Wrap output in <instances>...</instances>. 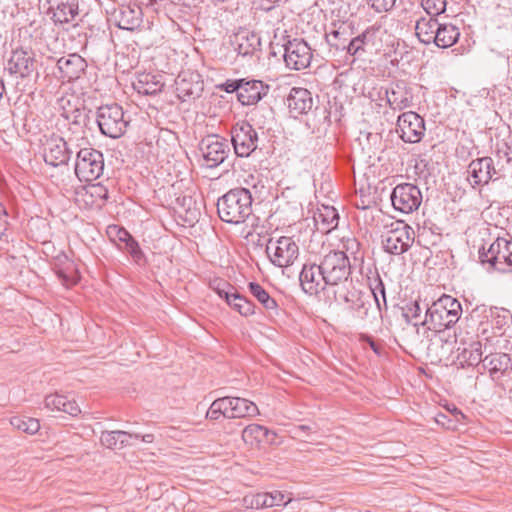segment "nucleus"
I'll return each instance as SVG.
<instances>
[{
    "label": "nucleus",
    "instance_id": "f257e3e1",
    "mask_svg": "<svg viewBox=\"0 0 512 512\" xmlns=\"http://www.w3.org/2000/svg\"><path fill=\"white\" fill-rule=\"evenodd\" d=\"M251 192L242 187L230 189L217 201L219 218L230 224H240L252 214Z\"/></svg>",
    "mask_w": 512,
    "mask_h": 512
},
{
    "label": "nucleus",
    "instance_id": "f03ea898",
    "mask_svg": "<svg viewBox=\"0 0 512 512\" xmlns=\"http://www.w3.org/2000/svg\"><path fill=\"white\" fill-rule=\"evenodd\" d=\"M461 314V303L450 295H443L427 308L421 325L438 333L444 332L460 320Z\"/></svg>",
    "mask_w": 512,
    "mask_h": 512
},
{
    "label": "nucleus",
    "instance_id": "7ed1b4c3",
    "mask_svg": "<svg viewBox=\"0 0 512 512\" xmlns=\"http://www.w3.org/2000/svg\"><path fill=\"white\" fill-rule=\"evenodd\" d=\"M59 106L62 110L61 116L68 123L70 136L68 141H78L85 139V128L89 121L88 110L84 103L74 94H66L59 99Z\"/></svg>",
    "mask_w": 512,
    "mask_h": 512
},
{
    "label": "nucleus",
    "instance_id": "20e7f679",
    "mask_svg": "<svg viewBox=\"0 0 512 512\" xmlns=\"http://www.w3.org/2000/svg\"><path fill=\"white\" fill-rule=\"evenodd\" d=\"M96 121L101 133L113 139L121 137L130 123L123 108L117 103L100 106Z\"/></svg>",
    "mask_w": 512,
    "mask_h": 512
},
{
    "label": "nucleus",
    "instance_id": "39448f33",
    "mask_svg": "<svg viewBox=\"0 0 512 512\" xmlns=\"http://www.w3.org/2000/svg\"><path fill=\"white\" fill-rule=\"evenodd\" d=\"M479 259L495 271L512 272V239L498 237L488 249H479Z\"/></svg>",
    "mask_w": 512,
    "mask_h": 512
},
{
    "label": "nucleus",
    "instance_id": "423d86ee",
    "mask_svg": "<svg viewBox=\"0 0 512 512\" xmlns=\"http://www.w3.org/2000/svg\"><path fill=\"white\" fill-rule=\"evenodd\" d=\"M379 33V28L370 26L362 33L353 37L352 39H343V41H333L331 38H337L342 33L340 30H333L326 34L325 38L327 43L337 50H345L347 54L353 56L355 59L363 57L367 49L374 45L375 38Z\"/></svg>",
    "mask_w": 512,
    "mask_h": 512
},
{
    "label": "nucleus",
    "instance_id": "0eeeda50",
    "mask_svg": "<svg viewBox=\"0 0 512 512\" xmlns=\"http://www.w3.org/2000/svg\"><path fill=\"white\" fill-rule=\"evenodd\" d=\"M265 252L270 262L279 268L293 265L300 254L298 243L289 236L269 238Z\"/></svg>",
    "mask_w": 512,
    "mask_h": 512
},
{
    "label": "nucleus",
    "instance_id": "6e6552de",
    "mask_svg": "<svg viewBox=\"0 0 512 512\" xmlns=\"http://www.w3.org/2000/svg\"><path fill=\"white\" fill-rule=\"evenodd\" d=\"M329 286H337L348 281L351 264L346 252L330 251L320 261Z\"/></svg>",
    "mask_w": 512,
    "mask_h": 512
},
{
    "label": "nucleus",
    "instance_id": "1a4fd4ad",
    "mask_svg": "<svg viewBox=\"0 0 512 512\" xmlns=\"http://www.w3.org/2000/svg\"><path fill=\"white\" fill-rule=\"evenodd\" d=\"M104 170L103 154L93 148H83L77 153L75 174L80 181L91 182L98 179Z\"/></svg>",
    "mask_w": 512,
    "mask_h": 512
},
{
    "label": "nucleus",
    "instance_id": "9d476101",
    "mask_svg": "<svg viewBox=\"0 0 512 512\" xmlns=\"http://www.w3.org/2000/svg\"><path fill=\"white\" fill-rule=\"evenodd\" d=\"M414 230L403 221L391 225L383 238V248L387 253L401 255L408 251L414 242Z\"/></svg>",
    "mask_w": 512,
    "mask_h": 512
},
{
    "label": "nucleus",
    "instance_id": "9b49d317",
    "mask_svg": "<svg viewBox=\"0 0 512 512\" xmlns=\"http://www.w3.org/2000/svg\"><path fill=\"white\" fill-rule=\"evenodd\" d=\"M391 202L395 210L404 214H410L421 205L422 193L414 184H398L391 193Z\"/></svg>",
    "mask_w": 512,
    "mask_h": 512
},
{
    "label": "nucleus",
    "instance_id": "f8f14e48",
    "mask_svg": "<svg viewBox=\"0 0 512 512\" xmlns=\"http://www.w3.org/2000/svg\"><path fill=\"white\" fill-rule=\"evenodd\" d=\"M467 174L473 188L487 185L490 181L494 182L500 178L494 160L488 156L472 160L468 165Z\"/></svg>",
    "mask_w": 512,
    "mask_h": 512
},
{
    "label": "nucleus",
    "instance_id": "ddd939ff",
    "mask_svg": "<svg viewBox=\"0 0 512 512\" xmlns=\"http://www.w3.org/2000/svg\"><path fill=\"white\" fill-rule=\"evenodd\" d=\"M284 61L293 70L306 69L312 59V50L308 43L299 38L288 40L284 45Z\"/></svg>",
    "mask_w": 512,
    "mask_h": 512
},
{
    "label": "nucleus",
    "instance_id": "4468645a",
    "mask_svg": "<svg viewBox=\"0 0 512 512\" xmlns=\"http://www.w3.org/2000/svg\"><path fill=\"white\" fill-rule=\"evenodd\" d=\"M396 131L404 142L418 143L425 133L424 119L416 112H404L397 119Z\"/></svg>",
    "mask_w": 512,
    "mask_h": 512
},
{
    "label": "nucleus",
    "instance_id": "2eb2a0df",
    "mask_svg": "<svg viewBox=\"0 0 512 512\" xmlns=\"http://www.w3.org/2000/svg\"><path fill=\"white\" fill-rule=\"evenodd\" d=\"M214 291L224 298L227 304L244 317L255 314V305L245 296L239 294L237 290L225 281H215L212 284Z\"/></svg>",
    "mask_w": 512,
    "mask_h": 512
},
{
    "label": "nucleus",
    "instance_id": "dca6fc26",
    "mask_svg": "<svg viewBox=\"0 0 512 512\" xmlns=\"http://www.w3.org/2000/svg\"><path fill=\"white\" fill-rule=\"evenodd\" d=\"M199 149L207 167H216L224 162L230 151L227 141L218 135H209L200 142Z\"/></svg>",
    "mask_w": 512,
    "mask_h": 512
},
{
    "label": "nucleus",
    "instance_id": "f3484780",
    "mask_svg": "<svg viewBox=\"0 0 512 512\" xmlns=\"http://www.w3.org/2000/svg\"><path fill=\"white\" fill-rule=\"evenodd\" d=\"M299 282L302 290L311 296L320 294L329 286L320 263H305L299 274Z\"/></svg>",
    "mask_w": 512,
    "mask_h": 512
},
{
    "label": "nucleus",
    "instance_id": "a211bd4d",
    "mask_svg": "<svg viewBox=\"0 0 512 512\" xmlns=\"http://www.w3.org/2000/svg\"><path fill=\"white\" fill-rule=\"evenodd\" d=\"M258 136L248 122L238 123L232 130V144L239 157H248L257 148Z\"/></svg>",
    "mask_w": 512,
    "mask_h": 512
},
{
    "label": "nucleus",
    "instance_id": "6ab92c4d",
    "mask_svg": "<svg viewBox=\"0 0 512 512\" xmlns=\"http://www.w3.org/2000/svg\"><path fill=\"white\" fill-rule=\"evenodd\" d=\"M5 71L16 78H29L35 71V59L31 51L13 50L7 60Z\"/></svg>",
    "mask_w": 512,
    "mask_h": 512
},
{
    "label": "nucleus",
    "instance_id": "aec40b11",
    "mask_svg": "<svg viewBox=\"0 0 512 512\" xmlns=\"http://www.w3.org/2000/svg\"><path fill=\"white\" fill-rule=\"evenodd\" d=\"M176 92L179 99L189 101L199 98L204 89L200 74L195 72H182L176 81Z\"/></svg>",
    "mask_w": 512,
    "mask_h": 512
},
{
    "label": "nucleus",
    "instance_id": "412c9836",
    "mask_svg": "<svg viewBox=\"0 0 512 512\" xmlns=\"http://www.w3.org/2000/svg\"><path fill=\"white\" fill-rule=\"evenodd\" d=\"M70 155L71 151L68 148V142L62 137H51L44 145V160L53 167L66 164L70 159Z\"/></svg>",
    "mask_w": 512,
    "mask_h": 512
},
{
    "label": "nucleus",
    "instance_id": "4be33fe9",
    "mask_svg": "<svg viewBox=\"0 0 512 512\" xmlns=\"http://www.w3.org/2000/svg\"><path fill=\"white\" fill-rule=\"evenodd\" d=\"M483 367L488 370L491 379L499 383L503 376L512 371V359L506 353H491L484 357Z\"/></svg>",
    "mask_w": 512,
    "mask_h": 512
},
{
    "label": "nucleus",
    "instance_id": "5701e85b",
    "mask_svg": "<svg viewBox=\"0 0 512 512\" xmlns=\"http://www.w3.org/2000/svg\"><path fill=\"white\" fill-rule=\"evenodd\" d=\"M113 17L120 29L133 31L140 27L143 21L142 8L134 4L122 5L114 11Z\"/></svg>",
    "mask_w": 512,
    "mask_h": 512
},
{
    "label": "nucleus",
    "instance_id": "b1692460",
    "mask_svg": "<svg viewBox=\"0 0 512 512\" xmlns=\"http://www.w3.org/2000/svg\"><path fill=\"white\" fill-rule=\"evenodd\" d=\"M269 91V85L261 80L242 79L238 100L242 105H254L258 103Z\"/></svg>",
    "mask_w": 512,
    "mask_h": 512
},
{
    "label": "nucleus",
    "instance_id": "393cba45",
    "mask_svg": "<svg viewBox=\"0 0 512 512\" xmlns=\"http://www.w3.org/2000/svg\"><path fill=\"white\" fill-rule=\"evenodd\" d=\"M57 67L60 70L61 78L70 82L80 78L87 67V63L84 58L74 53L61 57L57 61Z\"/></svg>",
    "mask_w": 512,
    "mask_h": 512
},
{
    "label": "nucleus",
    "instance_id": "a878e982",
    "mask_svg": "<svg viewBox=\"0 0 512 512\" xmlns=\"http://www.w3.org/2000/svg\"><path fill=\"white\" fill-rule=\"evenodd\" d=\"M55 23H69L78 15V0H48Z\"/></svg>",
    "mask_w": 512,
    "mask_h": 512
},
{
    "label": "nucleus",
    "instance_id": "bb28decb",
    "mask_svg": "<svg viewBox=\"0 0 512 512\" xmlns=\"http://www.w3.org/2000/svg\"><path fill=\"white\" fill-rule=\"evenodd\" d=\"M384 96L393 110H403L412 105L411 90L402 81L395 83L390 89H385Z\"/></svg>",
    "mask_w": 512,
    "mask_h": 512
},
{
    "label": "nucleus",
    "instance_id": "cd10ccee",
    "mask_svg": "<svg viewBox=\"0 0 512 512\" xmlns=\"http://www.w3.org/2000/svg\"><path fill=\"white\" fill-rule=\"evenodd\" d=\"M233 45L239 55H252L260 50L261 38L254 31L241 29L234 35Z\"/></svg>",
    "mask_w": 512,
    "mask_h": 512
},
{
    "label": "nucleus",
    "instance_id": "c85d7f7f",
    "mask_svg": "<svg viewBox=\"0 0 512 512\" xmlns=\"http://www.w3.org/2000/svg\"><path fill=\"white\" fill-rule=\"evenodd\" d=\"M164 87L163 77L154 73H139L133 82V88L142 95H156Z\"/></svg>",
    "mask_w": 512,
    "mask_h": 512
},
{
    "label": "nucleus",
    "instance_id": "c756f323",
    "mask_svg": "<svg viewBox=\"0 0 512 512\" xmlns=\"http://www.w3.org/2000/svg\"><path fill=\"white\" fill-rule=\"evenodd\" d=\"M288 108L295 115L306 114L313 106L311 93L305 88L294 87L287 98Z\"/></svg>",
    "mask_w": 512,
    "mask_h": 512
},
{
    "label": "nucleus",
    "instance_id": "7c9ffc66",
    "mask_svg": "<svg viewBox=\"0 0 512 512\" xmlns=\"http://www.w3.org/2000/svg\"><path fill=\"white\" fill-rule=\"evenodd\" d=\"M276 434L260 424H249L242 431L243 441L250 446H259L262 443H272Z\"/></svg>",
    "mask_w": 512,
    "mask_h": 512
},
{
    "label": "nucleus",
    "instance_id": "2f4dec72",
    "mask_svg": "<svg viewBox=\"0 0 512 512\" xmlns=\"http://www.w3.org/2000/svg\"><path fill=\"white\" fill-rule=\"evenodd\" d=\"M44 406L49 411H61L73 417L81 412L80 407L74 400L58 393L47 395L44 399Z\"/></svg>",
    "mask_w": 512,
    "mask_h": 512
},
{
    "label": "nucleus",
    "instance_id": "473e14b6",
    "mask_svg": "<svg viewBox=\"0 0 512 512\" xmlns=\"http://www.w3.org/2000/svg\"><path fill=\"white\" fill-rule=\"evenodd\" d=\"M314 221L321 233H328L338 226L339 214L334 207L322 205L314 214Z\"/></svg>",
    "mask_w": 512,
    "mask_h": 512
},
{
    "label": "nucleus",
    "instance_id": "72a5a7b5",
    "mask_svg": "<svg viewBox=\"0 0 512 512\" xmlns=\"http://www.w3.org/2000/svg\"><path fill=\"white\" fill-rule=\"evenodd\" d=\"M437 29L439 22L436 18L421 17L416 21L415 34L421 43L429 45L434 43Z\"/></svg>",
    "mask_w": 512,
    "mask_h": 512
},
{
    "label": "nucleus",
    "instance_id": "f704fd0d",
    "mask_svg": "<svg viewBox=\"0 0 512 512\" xmlns=\"http://www.w3.org/2000/svg\"><path fill=\"white\" fill-rule=\"evenodd\" d=\"M290 499L286 500L284 494L280 491L260 492L251 497L250 505L255 509L271 508L284 506Z\"/></svg>",
    "mask_w": 512,
    "mask_h": 512
},
{
    "label": "nucleus",
    "instance_id": "c9c22d12",
    "mask_svg": "<svg viewBox=\"0 0 512 512\" xmlns=\"http://www.w3.org/2000/svg\"><path fill=\"white\" fill-rule=\"evenodd\" d=\"M249 293L263 306L270 316H277L279 308L276 300L256 282H250L247 286Z\"/></svg>",
    "mask_w": 512,
    "mask_h": 512
},
{
    "label": "nucleus",
    "instance_id": "e433bc0d",
    "mask_svg": "<svg viewBox=\"0 0 512 512\" xmlns=\"http://www.w3.org/2000/svg\"><path fill=\"white\" fill-rule=\"evenodd\" d=\"M459 37L458 27L450 23H439L434 44L439 48H449L458 41Z\"/></svg>",
    "mask_w": 512,
    "mask_h": 512
},
{
    "label": "nucleus",
    "instance_id": "4c0bfd02",
    "mask_svg": "<svg viewBox=\"0 0 512 512\" xmlns=\"http://www.w3.org/2000/svg\"><path fill=\"white\" fill-rule=\"evenodd\" d=\"M479 311L480 307H476L472 311L470 318L466 317L465 320L460 323L458 331L454 334L455 342H459L460 345H467L472 341H476L477 331L474 327V315Z\"/></svg>",
    "mask_w": 512,
    "mask_h": 512
},
{
    "label": "nucleus",
    "instance_id": "58836bf2",
    "mask_svg": "<svg viewBox=\"0 0 512 512\" xmlns=\"http://www.w3.org/2000/svg\"><path fill=\"white\" fill-rule=\"evenodd\" d=\"M77 195L81 198L90 197L91 200L84 199L86 205L101 207L108 199V190L98 183L82 188Z\"/></svg>",
    "mask_w": 512,
    "mask_h": 512
},
{
    "label": "nucleus",
    "instance_id": "ea45409f",
    "mask_svg": "<svg viewBox=\"0 0 512 512\" xmlns=\"http://www.w3.org/2000/svg\"><path fill=\"white\" fill-rule=\"evenodd\" d=\"M54 268L63 285L70 286L76 283L77 279L74 264L66 255L56 258Z\"/></svg>",
    "mask_w": 512,
    "mask_h": 512
},
{
    "label": "nucleus",
    "instance_id": "a19ab883",
    "mask_svg": "<svg viewBox=\"0 0 512 512\" xmlns=\"http://www.w3.org/2000/svg\"><path fill=\"white\" fill-rule=\"evenodd\" d=\"M458 347L459 358L462 362H465L468 366H475L480 362L483 363L482 350L480 341H472L467 345Z\"/></svg>",
    "mask_w": 512,
    "mask_h": 512
},
{
    "label": "nucleus",
    "instance_id": "79ce46f5",
    "mask_svg": "<svg viewBox=\"0 0 512 512\" xmlns=\"http://www.w3.org/2000/svg\"><path fill=\"white\" fill-rule=\"evenodd\" d=\"M233 412L231 413L233 419L235 418H252L259 415L257 405L245 398L234 397Z\"/></svg>",
    "mask_w": 512,
    "mask_h": 512
},
{
    "label": "nucleus",
    "instance_id": "37998d69",
    "mask_svg": "<svg viewBox=\"0 0 512 512\" xmlns=\"http://www.w3.org/2000/svg\"><path fill=\"white\" fill-rule=\"evenodd\" d=\"M369 281L370 291L373 295L376 308L380 314L382 309H387L385 285L379 274H376L375 277L370 278Z\"/></svg>",
    "mask_w": 512,
    "mask_h": 512
},
{
    "label": "nucleus",
    "instance_id": "c03bdc74",
    "mask_svg": "<svg viewBox=\"0 0 512 512\" xmlns=\"http://www.w3.org/2000/svg\"><path fill=\"white\" fill-rule=\"evenodd\" d=\"M10 424L15 429L30 435L37 433L40 429L39 420L27 416H13L10 419Z\"/></svg>",
    "mask_w": 512,
    "mask_h": 512
},
{
    "label": "nucleus",
    "instance_id": "a18cd8bd",
    "mask_svg": "<svg viewBox=\"0 0 512 512\" xmlns=\"http://www.w3.org/2000/svg\"><path fill=\"white\" fill-rule=\"evenodd\" d=\"M132 433L116 430L102 432L100 442L103 446L109 449H114L120 444L121 437H132Z\"/></svg>",
    "mask_w": 512,
    "mask_h": 512
},
{
    "label": "nucleus",
    "instance_id": "49530a36",
    "mask_svg": "<svg viewBox=\"0 0 512 512\" xmlns=\"http://www.w3.org/2000/svg\"><path fill=\"white\" fill-rule=\"evenodd\" d=\"M124 250L131 256L137 265H144L146 263L145 254L133 236L124 243Z\"/></svg>",
    "mask_w": 512,
    "mask_h": 512
},
{
    "label": "nucleus",
    "instance_id": "de8ad7c7",
    "mask_svg": "<svg viewBox=\"0 0 512 512\" xmlns=\"http://www.w3.org/2000/svg\"><path fill=\"white\" fill-rule=\"evenodd\" d=\"M342 250L340 252H346V256L351 255L355 260L360 252V242L352 235L344 236L341 238Z\"/></svg>",
    "mask_w": 512,
    "mask_h": 512
},
{
    "label": "nucleus",
    "instance_id": "09e8293b",
    "mask_svg": "<svg viewBox=\"0 0 512 512\" xmlns=\"http://www.w3.org/2000/svg\"><path fill=\"white\" fill-rule=\"evenodd\" d=\"M421 6L430 17H436L446 10V0H422Z\"/></svg>",
    "mask_w": 512,
    "mask_h": 512
},
{
    "label": "nucleus",
    "instance_id": "8fccbe9b",
    "mask_svg": "<svg viewBox=\"0 0 512 512\" xmlns=\"http://www.w3.org/2000/svg\"><path fill=\"white\" fill-rule=\"evenodd\" d=\"M219 410H222V416L228 419H233L232 412H233V403H234V397L225 396L220 397L216 399Z\"/></svg>",
    "mask_w": 512,
    "mask_h": 512
},
{
    "label": "nucleus",
    "instance_id": "3c124183",
    "mask_svg": "<svg viewBox=\"0 0 512 512\" xmlns=\"http://www.w3.org/2000/svg\"><path fill=\"white\" fill-rule=\"evenodd\" d=\"M108 234L110 237H115L121 243L127 242L132 235L124 228L119 227L117 225H112L108 227Z\"/></svg>",
    "mask_w": 512,
    "mask_h": 512
},
{
    "label": "nucleus",
    "instance_id": "603ef678",
    "mask_svg": "<svg viewBox=\"0 0 512 512\" xmlns=\"http://www.w3.org/2000/svg\"><path fill=\"white\" fill-rule=\"evenodd\" d=\"M422 309L420 304L417 301H414L406 306V309L403 313L407 322H411L413 319H417L421 316Z\"/></svg>",
    "mask_w": 512,
    "mask_h": 512
},
{
    "label": "nucleus",
    "instance_id": "864d4df0",
    "mask_svg": "<svg viewBox=\"0 0 512 512\" xmlns=\"http://www.w3.org/2000/svg\"><path fill=\"white\" fill-rule=\"evenodd\" d=\"M368 2L376 12L381 13L391 10L396 0H368Z\"/></svg>",
    "mask_w": 512,
    "mask_h": 512
},
{
    "label": "nucleus",
    "instance_id": "5fc2aeb1",
    "mask_svg": "<svg viewBox=\"0 0 512 512\" xmlns=\"http://www.w3.org/2000/svg\"><path fill=\"white\" fill-rule=\"evenodd\" d=\"M242 79L237 80H227L225 83L221 84L219 88L227 93L237 92V96L240 94Z\"/></svg>",
    "mask_w": 512,
    "mask_h": 512
},
{
    "label": "nucleus",
    "instance_id": "6e6d98bb",
    "mask_svg": "<svg viewBox=\"0 0 512 512\" xmlns=\"http://www.w3.org/2000/svg\"><path fill=\"white\" fill-rule=\"evenodd\" d=\"M220 416H222V410H219V405L217 401L214 400L206 413V417L209 420H218Z\"/></svg>",
    "mask_w": 512,
    "mask_h": 512
},
{
    "label": "nucleus",
    "instance_id": "4d7b16f0",
    "mask_svg": "<svg viewBox=\"0 0 512 512\" xmlns=\"http://www.w3.org/2000/svg\"><path fill=\"white\" fill-rule=\"evenodd\" d=\"M8 226V214L2 203H0V239L4 235Z\"/></svg>",
    "mask_w": 512,
    "mask_h": 512
},
{
    "label": "nucleus",
    "instance_id": "13d9d810",
    "mask_svg": "<svg viewBox=\"0 0 512 512\" xmlns=\"http://www.w3.org/2000/svg\"><path fill=\"white\" fill-rule=\"evenodd\" d=\"M435 421L438 425H441L442 427H444L446 429H453L455 427L454 422L451 419H449L447 415H445L443 413H438L435 416Z\"/></svg>",
    "mask_w": 512,
    "mask_h": 512
},
{
    "label": "nucleus",
    "instance_id": "bf43d9fd",
    "mask_svg": "<svg viewBox=\"0 0 512 512\" xmlns=\"http://www.w3.org/2000/svg\"><path fill=\"white\" fill-rule=\"evenodd\" d=\"M310 431H312V427L308 425H299L293 429L295 436H301L302 433H308Z\"/></svg>",
    "mask_w": 512,
    "mask_h": 512
},
{
    "label": "nucleus",
    "instance_id": "052dcab7",
    "mask_svg": "<svg viewBox=\"0 0 512 512\" xmlns=\"http://www.w3.org/2000/svg\"><path fill=\"white\" fill-rule=\"evenodd\" d=\"M362 339L369 344V346L376 354H380V346L376 344L370 336L364 335L362 336Z\"/></svg>",
    "mask_w": 512,
    "mask_h": 512
},
{
    "label": "nucleus",
    "instance_id": "680f3d73",
    "mask_svg": "<svg viewBox=\"0 0 512 512\" xmlns=\"http://www.w3.org/2000/svg\"><path fill=\"white\" fill-rule=\"evenodd\" d=\"M134 437V439H141V441L145 442V443H152L154 441V435L153 434H144V435H140L138 433H134L132 434Z\"/></svg>",
    "mask_w": 512,
    "mask_h": 512
},
{
    "label": "nucleus",
    "instance_id": "e2e57ef3",
    "mask_svg": "<svg viewBox=\"0 0 512 512\" xmlns=\"http://www.w3.org/2000/svg\"><path fill=\"white\" fill-rule=\"evenodd\" d=\"M132 437H121L120 438V445L119 447H123L125 445H128L129 444V439H131Z\"/></svg>",
    "mask_w": 512,
    "mask_h": 512
},
{
    "label": "nucleus",
    "instance_id": "0e129e2a",
    "mask_svg": "<svg viewBox=\"0 0 512 512\" xmlns=\"http://www.w3.org/2000/svg\"><path fill=\"white\" fill-rule=\"evenodd\" d=\"M341 33H342V34H341L340 36H338L337 38L332 37L331 39H332L333 41H343V39H346V38H345V37H343V36H344V32H343V31H341Z\"/></svg>",
    "mask_w": 512,
    "mask_h": 512
},
{
    "label": "nucleus",
    "instance_id": "69168bd1",
    "mask_svg": "<svg viewBox=\"0 0 512 512\" xmlns=\"http://www.w3.org/2000/svg\"><path fill=\"white\" fill-rule=\"evenodd\" d=\"M3 92H4V83H3L2 79H0V99L3 96Z\"/></svg>",
    "mask_w": 512,
    "mask_h": 512
},
{
    "label": "nucleus",
    "instance_id": "338daca9",
    "mask_svg": "<svg viewBox=\"0 0 512 512\" xmlns=\"http://www.w3.org/2000/svg\"><path fill=\"white\" fill-rule=\"evenodd\" d=\"M258 113H259V110H257V109H255V110L252 112V118H251V119H252L253 121H256V117H257Z\"/></svg>",
    "mask_w": 512,
    "mask_h": 512
},
{
    "label": "nucleus",
    "instance_id": "774afa93",
    "mask_svg": "<svg viewBox=\"0 0 512 512\" xmlns=\"http://www.w3.org/2000/svg\"><path fill=\"white\" fill-rule=\"evenodd\" d=\"M509 398L512 401V387L508 390Z\"/></svg>",
    "mask_w": 512,
    "mask_h": 512
}]
</instances>
